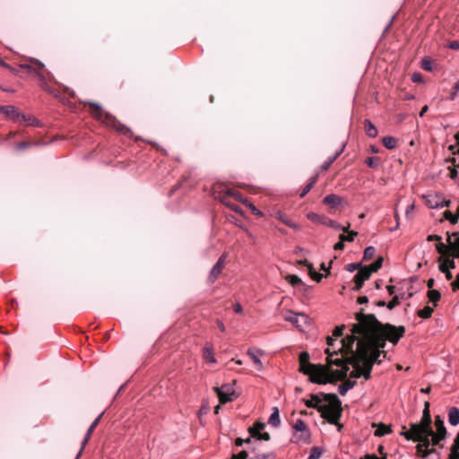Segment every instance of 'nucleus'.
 Returning a JSON list of instances; mask_svg holds the SVG:
<instances>
[{
    "label": "nucleus",
    "instance_id": "nucleus-1",
    "mask_svg": "<svg viewBox=\"0 0 459 459\" xmlns=\"http://www.w3.org/2000/svg\"><path fill=\"white\" fill-rule=\"evenodd\" d=\"M356 324L351 328V334L341 341L339 351L351 353L349 364L353 369L350 373L352 378L363 377L366 380L371 377L372 367L380 363L379 357L385 351L383 349L386 341L395 344L404 335L403 325L395 326L389 323H380L374 314H364L360 308L355 314Z\"/></svg>",
    "mask_w": 459,
    "mask_h": 459
},
{
    "label": "nucleus",
    "instance_id": "nucleus-2",
    "mask_svg": "<svg viewBox=\"0 0 459 459\" xmlns=\"http://www.w3.org/2000/svg\"><path fill=\"white\" fill-rule=\"evenodd\" d=\"M327 356L326 365H315L308 363L309 354L307 351H302L299 354V371L309 377L312 383L318 385H325L328 382L332 383L337 380L344 379L350 375L349 359L343 360L342 358L333 359L337 351H330L328 347L325 350Z\"/></svg>",
    "mask_w": 459,
    "mask_h": 459
},
{
    "label": "nucleus",
    "instance_id": "nucleus-3",
    "mask_svg": "<svg viewBox=\"0 0 459 459\" xmlns=\"http://www.w3.org/2000/svg\"><path fill=\"white\" fill-rule=\"evenodd\" d=\"M325 403L319 408L321 416L329 423L336 425L342 416L341 401L335 394H321Z\"/></svg>",
    "mask_w": 459,
    "mask_h": 459
},
{
    "label": "nucleus",
    "instance_id": "nucleus-4",
    "mask_svg": "<svg viewBox=\"0 0 459 459\" xmlns=\"http://www.w3.org/2000/svg\"><path fill=\"white\" fill-rule=\"evenodd\" d=\"M89 106L93 108L92 115L100 119L102 123L108 126L117 129L121 134L131 136V130L125 125H122L115 117L104 112L101 106L98 103L89 101Z\"/></svg>",
    "mask_w": 459,
    "mask_h": 459
},
{
    "label": "nucleus",
    "instance_id": "nucleus-5",
    "mask_svg": "<svg viewBox=\"0 0 459 459\" xmlns=\"http://www.w3.org/2000/svg\"><path fill=\"white\" fill-rule=\"evenodd\" d=\"M424 199L430 209H440L450 205V200H446L443 195L437 193L428 194L424 195Z\"/></svg>",
    "mask_w": 459,
    "mask_h": 459
},
{
    "label": "nucleus",
    "instance_id": "nucleus-6",
    "mask_svg": "<svg viewBox=\"0 0 459 459\" xmlns=\"http://www.w3.org/2000/svg\"><path fill=\"white\" fill-rule=\"evenodd\" d=\"M284 319L301 331L305 329V327L308 325L309 321V318L306 314L296 313L293 311H288V313L284 316Z\"/></svg>",
    "mask_w": 459,
    "mask_h": 459
},
{
    "label": "nucleus",
    "instance_id": "nucleus-7",
    "mask_svg": "<svg viewBox=\"0 0 459 459\" xmlns=\"http://www.w3.org/2000/svg\"><path fill=\"white\" fill-rule=\"evenodd\" d=\"M214 390L219 397L221 403H226L228 402L233 401L235 391L233 385L230 384H225L220 387H214Z\"/></svg>",
    "mask_w": 459,
    "mask_h": 459
},
{
    "label": "nucleus",
    "instance_id": "nucleus-8",
    "mask_svg": "<svg viewBox=\"0 0 459 459\" xmlns=\"http://www.w3.org/2000/svg\"><path fill=\"white\" fill-rule=\"evenodd\" d=\"M430 424L431 416L422 415L420 423H412L414 433L420 434V437L422 436V434H427V436H432L433 430L430 428Z\"/></svg>",
    "mask_w": 459,
    "mask_h": 459
},
{
    "label": "nucleus",
    "instance_id": "nucleus-9",
    "mask_svg": "<svg viewBox=\"0 0 459 459\" xmlns=\"http://www.w3.org/2000/svg\"><path fill=\"white\" fill-rule=\"evenodd\" d=\"M370 277V271H368V267H361L354 276V286L352 287V290L359 291L363 283L368 280Z\"/></svg>",
    "mask_w": 459,
    "mask_h": 459
},
{
    "label": "nucleus",
    "instance_id": "nucleus-10",
    "mask_svg": "<svg viewBox=\"0 0 459 459\" xmlns=\"http://www.w3.org/2000/svg\"><path fill=\"white\" fill-rule=\"evenodd\" d=\"M294 435L297 436V433H299L298 438L302 441H307L310 438V433L306 427L305 422L299 419L296 420L293 425Z\"/></svg>",
    "mask_w": 459,
    "mask_h": 459
},
{
    "label": "nucleus",
    "instance_id": "nucleus-11",
    "mask_svg": "<svg viewBox=\"0 0 459 459\" xmlns=\"http://www.w3.org/2000/svg\"><path fill=\"white\" fill-rule=\"evenodd\" d=\"M451 237L452 235H448L446 238L448 246L445 245L441 241H438V243L436 245V249L437 253H439L442 255H450L454 257H456V251L452 247L455 244V242H452Z\"/></svg>",
    "mask_w": 459,
    "mask_h": 459
},
{
    "label": "nucleus",
    "instance_id": "nucleus-12",
    "mask_svg": "<svg viewBox=\"0 0 459 459\" xmlns=\"http://www.w3.org/2000/svg\"><path fill=\"white\" fill-rule=\"evenodd\" d=\"M224 262H225V255H223L218 259V261L215 263V264L212 267L209 276H208V281L211 283L214 282L217 280V278L219 277V275L221 274V273L224 267Z\"/></svg>",
    "mask_w": 459,
    "mask_h": 459
},
{
    "label": "nucleus",
    "instance_id": "nucleus-13",
    "mask_svg": "<svg viewBox=\"0 0 459 459\" xmlns=\"http://www.w3.org/2000/svg\"><path fill=\"white\" fill-rule=\"evenodd\" d=\"M102 414H103V413H100V415H99V416H98V417L93 420V422L91 424V426L89 427V429H88V430H87V432H86V434H85V437H84V438H83V440H82V442L81 449L79 450V452H78V454H77V455H76V459H79V458H80V456H81V455H82V450H83L84 446L87 445V443H88V441H89V439H90V437H91V436L92 431L94 430V429H95V428L97 427V425L99 424L100 420V418H101Z\"/></svg>",
    "mask_w": 459,
    "mask_h": 459
},
{
    "label": "nucleus",
    "instance_id": "nucleus-14",
    "mask_svg": "<svg viewBox=\"0 0 459 459\" xmlns=\"http://www.w3.org/2000/svg\"><path fill=\"white\" fill-rule=\"evenodd\" d=\"M264 351L261 350L248 349L247 355L252 359L254 364L256 366V368L259 371L264 370V365L259 358V356L263 355Z\"/></svg>",
    "mask_w": 459,
    "mask_h": 459
},
{
    "label": "nucleus",
    "instance_id": "nucleus-15",
    "mask_svg": "<svg viewBox=\"0 0 459 459\" xmlns=\"http://www.w3.org/2000/svg\"><path fill=\"white\" fill-rule=\"evenodd\" d=\"M321 394L322 393H319V394H312L311 395V399L304 401L305 402V405L307 408H314V409H316L319 411V408L321 407L322 403L324 402V398L322 399L320 397V396H322Z\"/></svg>",
    "mask_w": 459,
    "mask_h": 459
},
{
    "label": "nucleus",
    "instance_id": "nucleus-16",
    "mask_svg": "<svg viewBox=\"0 0 459 459\" xmlns=\"http://www.w3.org/2000/svg\"><path fill=\"white\" fill-rule=\"evenodd\" d=\"M275 218L293 230H300V226L299 224H297L294 221H292L291 220H290L289 217L281 212H277L275 213Z\"/></svg>",
    "mask_w": 459,
    "mask_h": 459
},
{
    "label": "nucleus",
    "instance_id": "nucleus-17",
    "mask_svg": "<svg viewBox=\"0 0 459 459\" xmlns=\"http://www.w3.org/2000/svg\"><path fill=\"white\" fill-rule=\"evenodd\" d=\"M0 111L15 122V117L20 116L19 110L12 105L3 106Z\"/></svg>",
    "mask_w": 459,
    "mask_h": 459
},
{
    "label": "nucleus",
    "instance_id": "nucleus-18",
    "mask_svg": "<svg viewBox=\"0 0 459 459\" xmlns=\"http://www.w3.org/2000/svg\"><path fill=\"white\" fill-rule=\"evenodd\" d=\"M323 204H327V205L331 206L332 208H335L342 204V197H340L334 194H330V195H327L323 199Z\"/></svg>",
    "mask_w": 459,
    "mask_h": 459
},
{
    "label": "nucleus",
    "instance_id": "nucleus-19",
    "mask_svg": "<svg viewBox=\"0 0 459 459\" xmlns=\"http://www.w3.org/2000/svg\"><path fill=\"white\" fill-rule=\"evenodd\" d=\"M435 426L437 429V434L440 435L441 437H446V429L444 425V420L441 419L440 416H437L435 418Z\"/></svg>",
    "mask_w": 459,
    "mask_h": 459
},
{
    "label": "nucleus",
    "instance_id": "nucleus-20",
    "mask_svg": "<svg viewBox=\"0 0 459 459\" xmlns=\"http://www.w3.org/2000/svg\"><path fill=\"white\" fill-rule=\"evenodd\" d=\"M430 436H427V434H422V436L419 439H414L413 441H418L419 444L424 447L425 453H429L432 450H435L434 448H429L430 446Z\"/></svg>",
    "mask_w": 459,
    "mask_h": 459
},
{
    "label": "nucleus",
    "instance_id": "nucleus-21",
    "mask_svg": "<svg viewBox=\"0 0 459 459\" xmlns=\"http://www.w3.org/2000/svg\"><path fill=\"white\" fill-rule=\"evenodd\" d=\"M448 421L451 425L455 426L459 423V409L452 407L448 412Z\"/></svg>",
    "mask_w": 459,
    "mask_h": 459
},
{
    "label": "nucleus",
    "instance_id": "nucleus-22",
    "mask_svg": "<svg viewBox=\"0 0 459 459\" xmlns=\"http://www.w3.org/2000/svg\"><path fill=\"white\" fill-rule=\"evenodd\" d=\"M269 424L273 427H279L281 424L280 411L277 407L273 408V412L268 420Z\"/></svg>",
    "mask_w": 459,
    "mask_h": 459
},
{
    "label": "nucleus",
    "instance_id": "nucleus-23",
    "mask_svg": "<svg viewBox=\"0 0 459 459\" xmlns=\"http://www.w3.org/2000/svg\"><path fill=\"white\" fill-rule=\"evenodd\" d=\"M401 435L405 437L407 439H419L420 437V434L414 433L412 423L411 424L410 429H406L405 426H403V430L401 431Z\"/></svg>",
    "mask_w": 459,
    "mask_h": 459
},
{
    "label": "nucleus",
    "instance_id": "nucleus-24",
    "mask_svg": "<svg viewBox=\"0 0 459 459\" xmlns=\"http://www.w3.org/2000/svg\"><path fill=\"white\" fill-rule=\"evenodd\" d=\"M204 359L208 363H215L216 362V359L214 357L213 351L211 346L206 345L204 348Z\"/></svg>",
    "mask_w": 459,
    "mask_h": 459
},
{
    "label": "nucleus",
    "instance_id": "nucleus-25",
    "mask_svg": "<svg viewBox=\"0 0 459 459\" xmlns=\"http://www.w3.org/2000/svg\"><path fill=\"white\" fill-rule=\"evenodd\" d=\"M382 143H383V145L388 150H393L397 145V140H396V138H394L393 136L383 137Z\"/></svg>",
    "mask_w": 459,
    "mask_h": 459
},
{
    "label": "nucleus",
    "instance_id": "nucleus-26",
    "mask_svg": "<svg viewBox=\"0 0 459 459\" xmlns=\"http://www.w3.org/2000/svg\"><path fill=\"white\" fill-rule=\"evenodd\" d=\"M356 382L354 380H348L343 384H341L338 386V391L341 395H345L346 393L351 389L355 385Z\"/></svg>",
    "mask_w": 459,
    "mask_h": 459
},
{
    "label": "nucleus",
    "instance_id": "nucleus-27",
    "mask_svg": "<svg viewBox=\"0 0 459 459\" xmlns=\"http://www.w3.org/2000/svg\"><path fill=\"white\" fill-rule=\"evenodd\" d=\"M365 131L369 137H376L377 135V130L376 126L368 119L365 120Z\"/></svg>",
    "mask_w": 459,
    "mask_h": 459
},
{
    "label": "nucleus",
    "instance_id": "nucleus-28",
    "mask_svg": "<svg viewBox=\"0 0 459 459\" xmlns=\"http://www.w3.org/2000/svg\"><path fill=\"white\" fill-rule=\"evenodd\" d=\"M15 122L27 123L30 125L38 124V120L36 118L27 116L21 112H20V116L15 117Z\"/></svg>",
    "mask_w": 459,
    "mask_h": 459
},
{
    "label": "nucleus",
    "instance_id": "nucleus-29",
    "mask_svg": "<svg viewBox=\"0 0 459 459\" xmlns=\"http://www.w3.org/2000/svg\"><path fill=\"white\" fill-rule=\"evenodd\" d=\"M285 279L293 287L305 285L302 280L296 274H287Z\"/></svg>",
    "mask_w": 459,
    "mask_h": 459
},
{
    "label": "nucleus",
    "instance_id": "nucleus-30",
    "mask_svg": "<svg viewBox=\"0 0 459 459\" xmlns=\"http://www.w3.org/2000/svg\"><path fill=\"white\" fill-rule=\"evenodd\" d=\"M428 298H429V301L432 302L433 305L436 307L437 301L441 298V294L437 290H429L428 291Z\"/></svg>",
    "mask_w": 459,
    "mask_h": 459
},
{
    "label": "nucleus",
    "instance_id": "nucleus-31",
    "mask_svg": "<svg viewBox=\"0 0 459 459\" xmlns=\"http://www.w3.org/2000/svg\"><path fill=\"white\" fill-rule=\"evenodd\" d=\"M390 432H391V429H390V427H388V426H386V425H385V424H382V423H381V424H379V425L377 427V429H376V430H375L374 434H375V436H377V437H382V436H385V434H388V433H390Z\"/></svg>",
    "mask_w": 459,
    "mask_h": 459
},
{
    "label": "nucleus",
    "instance_id": "nucleus-32",
    "mask_svg": "<svg viewBox=\"0 0 459 459\" xmlns=\"http://www.w3.org/2000/svg\"><path fill=\"white\" fill-rule=\"evenodd\" d=\"M433 311H434L433 308H431L429 306H426L422 309L418 310L417 314L420 317H421L423 319H427L432 316Z\"/></svg>",
    "mask_w": 459,
    "mask_h": 459
},
{
    "label": "nucleus",
    "instance_id": "nucleus-33",
    "mask_svg": "<svg viewBox=\"0 0 459 459\" xmlns=\"http://www.w3.org/2000/svg\"><path fill=\"white\" fill-rule=\"evenodd\" d=\"M383 264V257H378L375 262H373L368 267V271H370V274L378 271Z\"/></svg>",
    "mask_w": 459,
    "mask_h": 459
},
{
    "label": "nucleus",
    "instance_id": "nucleus-34",
    "mask_svg": "<svg viewBox=\"0 0 459 459\" xmlns=\"http://www.w3.org/2000/svg\"><path fill=\"white\" fill-rule=\"evenodd\" d=\"M365 163L369 167L373 169H377L379 166L380 159L378 157H368L365 160Z\"/></svg>",
    "mask_w": 459,
    "mask_h": 459
},
{
    "label": "nucleus",
    "instance_id": "nucleus-35",
    "mask_svg": "<svg viewBox=\"0 0 459 459\" xmlns=\"http://www.w3.org/2000/svg\"><path fill=\"white\" fill-rule=\"evenodd\" d=\"M264 423H256L254 427L252 428H249V432L251 434V437H256V435H258L259 433H261V430L264 429Z\"/></svg>",
    "mask_w": 459,
    "mask_h": 459
},
{
    "label": "nucleus",
    "instance_id": "nucleus-36",
    "mask_svg": "<svg viewBox=\"0 0 459 459\" xmlns=\"http://www.w3.org/2000/svg\"><path fill=\"white\" fill-rule=\"evenodd\" d=\"M316 182V177L311 178L310 182L305 186V188L300 193V195H299L300 197H304L311 190V188L314 186Z\"/></svg>",
    "mask_w": 459,
    "mask_h": 459
},
{
    "label": "nucleus",
    "instance_id": "nucleus-37",
    "mask_svg": "<svg viewBox=\"0 0 459 459\" xmlns=\"http://www.w3.org/2000/svg\"><path fill=\"white\" fill-rule=\"evenodd\" d=\"M376 253V249L374 247H367L364 250L363 259L364 260H369L371 259Z\"/></svg>",
    "mask_w": 459,
    "mask_h": 459
},
{
    "label": "nucleus",
    "instance_id": "nucleus-38",
    "mask_svg": "<svg viewBox=\"0 0 459 459\" xmlns=\"http://www.w3.org/2000/svg\"><path fill=\"white\" fill-rule=\"evenodd\" d=\"M358 235V232L357 231H350L348 235H344V234H341L339 236V239H341L342 241H349V242H351L353 241L354 238Z\"/></svg>",
    "mask_w": 459,
    "mask_h": 459
},
{
    "label": "nucleus",
    "instance_id": "nucleus-39",
    "mask_svg": "<svg viewBox=\"0 0 459 459\" xmlns=\"http://www.w3.org/2000/svg\"><path fill=\"white\" fill-rule=\"evenodd\" d=\"M444 217L448 220L452 224H456L458 222V215L453 214L450 211H446L444 212Z\"/></svg>",
    "mask_w": 459,
    "mask_h": 459
},
{
    "label": "nucleus",
    "instance_id": "nucleus-40",
    "mask_svg": "<svg viewBox=\"0 0 459 459\" xmlns=\"http://www.w3.org/2000/svg\"><path fill=\"white\" fill-rule=\"evenodd\" d=\"M323 224H325L328 227L335 229V230L341 229V224L338 223L336 221H333V220H331V219L325 218V220L323 221Z\"/></svg>",
    "mask_w": 459,
    "mask_h": 459
},
{
    "label": "nucleus",
    "instance_id": "nucleus-41",
    "mask_svg": "<svg viewBox=\"0 0 459 459\" xmlns=\"http://www.w3.org/2000/svg\"><path fill=\"white\" fill-rule=\"evenodd\" d=\"M421 68L426 71H431L432 70V61L429 57H424L421 60Z\"/></svg>",
    "mask_w": 459,
    "mask_h": 459
},
{
    "label": "nucleus",
    "instance_id": "nucleus-42",
    "mask_svg": "<svg viewBox=\"0 0 459 459\" xmlns=\"http://www.w3.org/2000/svg\"><path fill=\"white\" fill-rule=\"evenodd\" d=\"M423 459H440V455L437 450H432L423 455Z\"/></svg>",
    "mask_w": 459,
    "mask_h": 459
},
{
    "label": "nucleus",
    "instance_id": "nucleus-43",
    "mask_svg": "<svg viewBox=\"0 0 459 459\" xmlns=\"http://www.w3.org/2000/svg\"><path fill=\"white\" fill-rule=\"evenodd\" d=\"M459 93V79L455 82V83L453 86L452 92L449 96V100H454L456 99Z\"/></svg>",
    "mask_w": 459,
    "mask_h": 459
},
{
    "label": "nucleus",
    "instance_id": "nucleus-44",
    "mask_svg": "<svg viewBox=\"0 0 459 459\" xmlns=\"http://www.w3.org/2000/svg\"><path fill=\"white\" fill-rule=\"evenodd\" d=\"M400 303V296H394L392 300H390L387 304H386V307L389 310H392L393 308H394L398 304Z\"/></svg>",
    "mask_w": 459,
    "mask_h": 459
},
{
    "label": "nucleus",
    "instance_id": "nucleus-45",
    "mask_svg": "<svg viewBox=\"0 0 459 459\" xmlns=\"http://www.w3.org/2000/svg\"><path fill=\"white\" fill-rule=\"evenodd\" d=\"M307 218L316 223H323V221L325 220V218H322L320 215L314 213V212L308 213Z\"/></svg>",
    "mask_w": 459,
    "mask_h": 459
},
{
    "label": "nucleus",
    "instance_id": "nucleus-46",
    "mask_svg": "<svg viewBox=\"0 0 459 459\" xmlns=\"http://www.w3.org/2000/svg\"><path fill=\"white\" fill-rule=\"evenodd\" d=\"M430 437H431L430 444H432L433 446H437L441 440L446 438V437H441L440 435L434 433V432H433V435L430 436Z\"/></svg>",
    "mask_w": 459,
    "mask_h": 459
},
{
    "label": "nucleus",
    "instance_id": "nucleus-47",
    "mask_svg": "<svg viewBox=\"0 0 459 459\" xmlns=\"http://www.w3.org/2000/svg\"><path fill=\"white\" fill-rule=\"evenodd\" d=\"M22 66L23 68L28 69V70H29V71H30V72H33V73L36 74V76H37L40 81H44V80H45L44 75H43L41 73L37 72V71H36L35 69H33L30 65H22Z\"/></svg>",
    "mask_w": 459,
    "mask_h": 459
},
{
    "label": "nucleus",
    "instance_id": "nucleus-48",
    "mask_svg": "<svg viewBox=\"0 0 459 459\" xmlns=\"http://www.w3.org/2000/svg\"><path fill=\"white\" fill-rule=\"evenodd\" d=\"M246 459H274V455L273 454L268 455H255L254 456L246 457Z\"/></svg>",
    "mask_w": 459,
    "mask_h": 459
},
{
    "label": "nucleus",
    "instance_id": "nucleus-49",
    "mask_svg": "<svg viewBox=\"0 0 459 459\" xmlns=\"http://www.w3.org/2000/svg\"><path fill=\"white\" fill-rule=\"evenodd\" d=\"M321 450L318 447H314L308 456V459H318L321 456Z\"/></svg>",
    "mask_w": 459,
    "mask_h": 459
},
{
    "label": "nucleus",
    "instance_id": "nucleus-50",
    "mask_svg": "<svg viewBox=\"0 0 459 459\" xmlns=\"http://www.w3.org/2000/svg\"><path fill=\"white\" fill-rule=\"evenodd\" d=\"M336 160V156H333L329 158L327 160H325L322 165L323 170H327L330 166Z\"/></svg>",
    "mask_w": 459,
    "mask_h": 459
},
{
    "label": "nucleus",
    "instance_id": "nucleus-51",
    "mask_svg": "<svg viewBox=\"0 0 459 459\" xmlns=\"http://www.w3.org/2000/svg\"><path fill=\"white\" fill-rule=\"evenodd\" d=\"M308 273L311 278L316 281H320L323 278V274L316 273L314 267H312V270H309Z\"/></svg>",
    "mask_w": 459,
    "mask_h": 459
},
{
    "label": "nucleus",
    "instance_id": "nucleus-52",
    "mask_svg": "<svg viewBox=\"0 0 459 459\" xmlns=\"http://www.w3.org/2000/svg\"><path fill=\"white\" fill-rule=\"evenodd\" d=\"M344 329H345V325H344L336 326L334 331H333V336L341 337L343 334Z\"/></svg>",
    "mask_w": 459,
    "mask_h": 459
},
{
    "label": "nucleus",
    "instance_id": "nucleus-53",
    "mask_svg": "<svg viewBox=\"0 0 459 459\" xmlns=\"http://www.w3.org/2000/svg\"><path fill=\"white\" fill-rule=\"evenodd\" d=\"M360 267V264L359 263H352V264H347L346 266V270L350 273H352L354 272L355 270H359Z\"/></svg>",
    "mask_w": 459,
    "mask_h": 459
},
{
    "label": "nucleus",
    "instance_id": "nucleus-54",
    "mask_svg": "<svg viewBox=\"0 0 459 459\" xmlns=\"http://www.w3.org/2000/svg\"><path fill=\"white\" fill-rule=\"evenodd\" d=\"M411 81L414 82H423V76L420 73H414L411 75Z\"/></svg>",
    "mask_w": 459,
    "mask_h": 459
},
{
    "label": "nucleus",
    "instance_id": "nucleus-55",
    "mask_svg": "<svg viewBox=\"0 0 459 459\" xmlns=\"http://www.w3.org/2000/svg\"><path fill=\"white\" fill-rule=\"evenodd\" d=\"M254 437L258 440L268 441L270 439V435L267 432H264V433H259L258 435H256V437Z\"/></svg>",
    "mask_w": 459,
    "mask_h": 459
},
{
    "label": "nucleus",
    "instance_id": "nucleus-56",
    "mask_svg": "<svg viewBox=\"0 0 459 459\" xmlns=\"http://www.w3.org/2000/svg\"><path fill=\"white\" fill-rule=\"evenodd\" d=\"M246 457H247V451L243 450L238 455H233L231 459H246Z\"/></svg>",
    "mask_w": 459,
    "mask_h": 459
},
{
    "label": "nucleus",
    "instance_id": "nucleus-57",
    "mask_svg": "<svg viewBox=\"0 0 459 459\" xmlns=\"http://www.w3.org/2000/svg\"><path fill=\"white\" fill-rule=\"evenodd\" d=\"M30 145H32L31 143L22 142V143H18L16 145V149L19 150V151H22V150H24V149L28 148Z\"/></svg>",
    "mask_w": 459,
    "mask_h": 459
},
{
    "label": "nucleus",
    "instance_id": "nucleus-58",
    "mask_svg": "<svg viewBox=\"0 0 459 459\" xmlns=\"http://www.w3.org/2000/svg\"><path fill=\"white\" fill-rule=\"evenodd\" d=\"M244 443H247V444L251 443V438H250V437H248V438H247V439H245V440H244V439H242V438H237V439H236V441H235V444H236V446H241Z\"/></svg>",
    "mask_w": 459,
    "mask_h": 459
},
{
    "label": "nucleus",
    "instance_id": "nucleus-59",
    "mask_svg": "<svg viewBox=\"0 0 459 459\" xmlns=\"http://www.w3.org/2000/svg\"><path fill=\"white\" fill-rule=\"evenodd\" d=\"M298 264H303V265L307 266V269H308V271H309V270H312L313 264H312L309 261H307V259H304V260H299V261H298Z\"/></svg>",
    "mask_w": 459,
    "mask_h": 459
},
{
    "label": "nucleus",
    "instance_id": "nucleus-60",
    "mask_svg": "<svg viewBox=\"0 0 459 459\" xmlns=\"http://www.w3.org/2000/svg\"><path fill=\"white\" fill-rule=\"evenodd\" d=\"M414 295L413 292H409L408 294L406 293H400L398 294L397 296H400V301L403 300V299H411L412 296Z\"/></svg>",
    "mask_w": 459,
    "mask_h": 459
},
{
    "label": "nucleus",
    "instance_id": "nucleus-61",
    "mask_svg": "<svg viewBox=\"0 0 459 459\" xmlns=\"http://www.w3.org/2000/svg\"><path fill=\"white\" fill-rule=\"evenodd\" d=\"M448 459H459V452L458 450H455L451 448V453L449 455Z\"/></svg>",
    "mask_w": 459,
    "mask_h": 459
},
{
    "label": "nucleus",
    "instance_id": "nucleus-62",
    "mask_svg": "<svg viewBox=\"0 0 459 459\" xmlns=\"http://www.w3.org/2000/svg\"><path fill=\"white\" fill-rule=\"evenodd\" d=\"M442 238L439 235H429L427 238L428 241H441Z\"/></svg>",
    "mask_w": 459,
    "mask_h": 459
},
{
    "label": "nucleus",
    "instance_id": "nucleus-63",
    "mask_svg": "<svg viewBox=\"0 0 459 459\" xmlns=\"http://www.w3.org/2000/svg\"><path fill=\"white\" fill-rule=\"evenodd\" d=\"M452 247L456 251V257H459V237L455 241V244Z\"/></svg>",
    "mask_w": 459,
    "mask_h": 459
},
{
    "label": "nucleus",
    "instance_id": "nucleus-64",
    "mask_svg": "<svg viewBox=\"0 0 459 459\" xmlns=\"http://www.w3.org/2000/svg\"><path fill=\"white\" fill-rule=\"evenodd\" d=\"M449 48L451 49H459V41H451L450 44H449Z\"/></svg>",
    "mask_w": 459,
    "mask_h": 459
}]
</instances>
